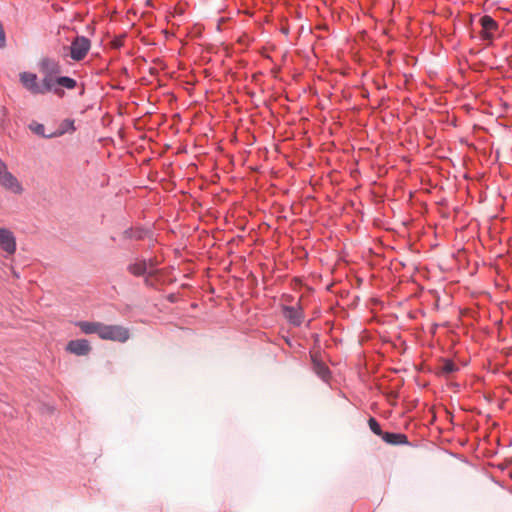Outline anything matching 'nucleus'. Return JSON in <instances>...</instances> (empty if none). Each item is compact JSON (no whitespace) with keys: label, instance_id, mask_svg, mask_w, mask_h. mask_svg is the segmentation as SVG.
Segmentation results:
<instances>
[{"label":"nucleus","instance_id":"aec40b11","mask_svg":"<svg viewBox=\"0 0 512 512\" xmlns=\"http://www.w3.org/2000/svg\"><path fill=\"white\" fill-rule=\"evenodd\" d=\"M6 46V34L4 31V27L0 22V48H4Z\"/></svg>","mask_w":512,"mask_h":512},{"label":"nucleus","instance_id":"39448f33","mask_svg":"<svg viewBox=\"0 0 512 512\" xmlns=\"http://www.w3.org/2000/svg\"><path fill=\"white\" fill-rule=\"evenodd\" d=\"M19 80L23 87L33 95H41L40 82L38 76L32 72H21Z\"/></svg>","mask_w":512,"mask_h":512},{"label":"nucleus","instance_id":"4468645a","mask_svg":"<svg viewBox=\"0 0 512 512\" xmlns=\"http://www.w3.org/2000/svg\"><path fill=\"white\" fill-rule=\"evenodd\" d=\"M76 130L74 126V120L72 119H65L62 121L59 131L54 134V136H60L68 132H74Z\"/></svg>","mask_w":512,"mask_h":512},{"label":"nucleus","instance_id":"7ed1b4c3","mask_svg":"<svg viewBox=\"0 0 512 512\" xmlns=\"http://www.w3.org/2000/svg\"><path fill=\"white\" fill-rule=\"evenodd\" d=\"M91 48V41L85 36H76L70 44V58L74 61L83 60Z\"/></svg>","mask_w":512,"mask_h":512},{"label":"nucleus","instance_id":"6ab92c4d","mask_svg":"<svg viewBox=\"0 0 512 512\" xmlns=\"http://www.w3.org/2000/svg\"><path fill=\"white\" fill-rule=\"evenodd\" d=\"M30 129L37 135L43 136V137H52L53 135H45V127L43 124L40 123H33L30 126Z\"/></svg>","mask_w":512,"mask_h":512},{"label":"nucleus","instance_id":"20e7f679","mask_svg":"<svg viewBox=\"0 0 512 512\" xmlns=\"http://www.w3.org/2000/svg\"><path fill=\"white\" fill-rule=\"evenodd\" d=\"M127 269L132 275L137 277L144 276L146 274L152 275L155 271L152 261H147L145 259H136L128 265Z\"/></svg>","mask_w":512,"mask_h":512},{"label":"nucleus","instance_id":"f8f14e48","mask_svg":"<svg viewBox=\"0 0 512 512\" xmlns=\"http://www.w3.org/2000/svg\"><path fill=\"white\" fill-rule=\"evenodd\" d=\"M383 441L391 445H403L408 443V438L402 433L385 432L382 435Z\"/></svg>","mask_w":512,"mask_h":512},{"label":"nucleus","instance_id":"f257e3e1","mask_svg":"<svg viewBox=\"0 0 512 512\" xmlns=\"http://www.w3.org/2000/svg\"><path fill=\"white\" fill-rule=\"evenodd\" d=\"M99 337L104 340H112L118 342H126L129 337V330L120 325H105L102 324L99 331Z\"/></svg>","mask_w":512,"mask_h":512},{"label":"nucleus","instance_id":"9d476101","mask_svg":"<svg viewBox=\"0 0 512 512\" xmlns=\"http://www.w3.org/2000/svg\"><path fill=\"white\" fill-rule=\"evenodd\" d=\"M56 77L57 76L43 75V78L40 82L41 95L47 94L49 92H54L57 95L63 94V91L56 87Z\"/></svg>","mask_w":512,"mask_h":512},{"label":"nucleus","instance_id":"423d86ee","mask_svg":"<svg viewBox=\"0 0 512 512\" xmlns=\"http://www.w3.org/2000/svg\"><path fill=\"white\" fill-rule=\"evenodd\" d=\"M480 24L482 27V39L492 41L499 29L498 23L491 16L484 15L480 19Z\"/></svg>","mask_w":512,"mask_h":512},{"label":"nucleus","instance_id":"f3484780","mask_svg":"<svg viewBox=\"0 0 512 512\" xmlns=\"http://www.w3.org/2000/svg\"><path fill=\"white\" fill-rule=\"evenodd\" d=\"M456 370H457V366L452 360H445L441 367V371L444 374H451V373L455 372Z\"/></svg>","mask_w":512,"mask_h":512},{"label":"nucleus","instance_id":"2eb2a0df","mask_svg":"<svg viewBox=\"0 0 512 512\" xmlns=\"http://www.w3.org/2000/svg\"><path fill=\"white\" fill-rule=\"evenodd\" d=\"M56 81L57 85L69 90L74 89L77 86L76 80L68 76H58L56 77Z\"/></svg>","mask_w":512,"mask_h":512},{"label":"nucleus","instance_id":"1a4fd4ad","mask_svg":"<svg viewBox=\"0 0 512 512\" xmlns=\"http://www.w3.org/2000/svg\"><path fill=\"white\" fill-rule=\"evenodd\" d=\"M283 313L285 318L294 326H300L304 320L303 312L300 307L284 306Z\"/></svg>","mask_w":512,"mask_h":512},{"label":"nucleus","instance_id":"a211bd4d","mask_svg":"<svg viewBox=\"0 0 512 512\" xmlns=\"http://www.w3.org/2000/svg\"><path fill=\"white\" fill-rule=\"evenodd\" d=\"M368 425L374 434L382 437L384 433L382 432L380 424L377 422L375 418L371 417L368 421Z\"/></svg>","mask_w":512,"mask_h":512},{"label":"nucleus","instance_id":"0eeeda50","mask_svg":"<svg viewBox=\"0 0 512 512\" xmlns=\"http://www.w3.org/2000/svg\"><path fill=\"white\" fill-rule=\"evenodd\" d=\"M0 247L9 255L16 251V238L13 232L7 228H0Z\"/></svg>","mask_w":512,"mask_h":512},{"label":"nucleus","instance_id":"dca6fc26","mask_svg":"<svg viewBox=\"0 0 512 512\" xmlns=\"http://www.w3.org/2000/svg\"><path fill=\"white\" fill-rule=\"evenodd\" d=\"M314 369H315V372L317 373V375L321 379H323L324 381H327L329 379L330 372H329L328 367H326L324 364L315 363Z\"/></svg>","mask_w":512,"mask_h":512},{"label":"nucleus","instance_id":"9b49d317","mask_svg":"<svg viewBox=\"0 0 512 512\" xmlns=\"http://www.w3.org/2000/svg\"><path fill=\"white\" fill-rule=\"evenodd\" d=\"M67 350L75 355H86L90 351V345L85 339L71 340L67 344Z\"/></svg>","mask_w":512,"mask_h":512},{"label":"nucleus","instance_id":"6e6552de","mask_svg":"<svg viewBox=\"0 0 512 512\" xmlns=\"http://www.w3.org/2000/svg\"><path fill=\"white\" fill-rule=\"evenodd\" d=\"M38 66L43 75L58 76L61 73L59 62L52 58H42Z\"/></svg>","mask_w":512,"mask_h":512},{"label":"nucleus","instance_id":"ddd939ff","mask_svg":"<svg viewBox=\"0 0 512 512\" xmlns=\"http://www.w3.org/2000/svg\"><path fill=\"white\" fill-rule=\"evenodd\" d=\"M83 333L85 334H97L99 336V331L101 330L102 323L100 322H89V321H79L76 324Z\"/></svg>","mask_w":512,"mask_h":512},{"label":"nucleus","instance_id":"f03ea898","mask_svg":"<svg viewBox=\"0 0 512 512\" xmlns=\"http://www.w3.org/2000/svg\"><path fill=\"white\" fill-rule=\"evenodd\" d=\"M0 185L14 194H22L23 186L18 179L8 171L7 165L0 159Z\"/></svg>","mask_w":512,"mask_h":512}]
</instances>
